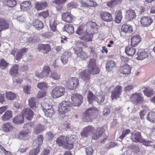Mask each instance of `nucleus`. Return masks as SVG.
Here are the masks:
<instances>
[{
    "label": "nucleus",
    "mask_w": 155,
    "mask_h": 155,
    "mask_svg": "<svg viewBox=\"0 0 155 155\" xmlns=\"http://www.w3.org/2000/svg\"><path fill=\"white\" fill-rule=\"evenodd\" d=\"M71 102L69 101H63L58 106V111L60 114L67 113L72 109V106H78L81 105L83 101L82 96L78 94H72L71 97Z\"/></svg>",
    "instance_id": "f257e3e1"
},
{
    "label": "nucleus",
    "mask_w": 155,
    "mask_h": 155,
    "mask_svg": "<svg viewBox=\"0 0 155 155\" xmlns=\"http://www.w3.org/2000/svg\"><path fill=\"white\" fill-rule=\"evenodd\" d=\"M75 141L72 135H61L57 139L56 143L59 146H64L66 149H71L73 148Z\"/></svg>",
    "instance_id": "f03ea898"
},
{
    "label": "nucleus",
    "mask_w": 155,
    "mask_h": 155,
    "mask_svg": "<svg viewBox=\"0 0 155 155\" xmlns=\"http://www.w3.org/2000/svg\"><path fill=\"white\" fill-rule=\"evenodd\" d=\"M99 114L98 109L93 107L87 109L83 114V120L86 122H91L96 119Z\"/></svg>",
    "instance_id": "7ed1b4c3"
},
{
    "label": "nucleus",
    "mask_w": 155,
    "mask_h": 155,
    "mask_svg": "<svg viewBox=\"0 0 155 155\" xmlns=\"http://www.w3.org/2000/svg\"><path fill=\"white\" fill-rule=\"evenodd\" d=\"M84 128L89 134L90 133H92V138L95 140L98 139L105 131V129L103 127H98L95 130H94V128L92 125H89Z\"/></svg>",
    "instance_id": "20e7f679"
},
{
    "label": "nucleus",
    "mask_w": 155,
    "mask_h": 155,
    "mask_svg": "<svg viewBox=\"0 0 155 155\" xmlns=\"http://www.w3.org/2000/svg\"><path fill=\"white\" fill-rule=\"evenodd\" d=\"M88 70L90 71L91 74L95 75L99 74L100 70L97 64L96 60L94 58H91L87 66Z\"/></svg>",
    "instance_id": "39448f33"
},
{
    "label": "nucleus",
    "mask_w": 155,
    "mask_h": 155,
    "mask_svg": "<svg viewBox=\"0 0 155 155\" xmlns=\"http://www.w3.org/2000/svg\"><path fill=\"white\" fill-rule=\"evenodd\" d=\"M65 92V90L64 87L57 86L52 90L51 95L54 98H56L64 95Z\"/></svg>",
    "instance_id": "423d86ee"
},
{
    "label": "nucleus",
    "mask_w": 155,
    "mask_h": 155,
    "mask_svg": "<svg viewBox=\"0 0 155 155\" xmlns=\"http://www.w3.org/2000/svg\"><path fill=\"white\" fill-rule=\"evenodd\" d=\"M62 20L65 22L73 23L75 19V17L71 12L68 11L63 12L61 15Z\"/></svg>",
    "instance_id": "0eeeda50"
},
{
    "label": "nucleus",
    "mask_w": 155,
    "mask_h": 155,
    "mask_svg": "<svg viewBox=\"0 0 155 155\" xmlns=\"http://www.w3.org/2000/svg\"><path fill=\"white\" fill-rule=\"evenodd\" d=\"M36 49L39 52L44 54H47L51 51V46L48 44H41L38 45Z\"/></svg>",
    "instance_id": "6e6552de"
},
{
    "label": "nucleus",
    "mask_w": 155,
    "mask_h": 155,
    "mask_svg": "<svg viewBox=\"0 0 155 155\" xmlns=\"http://www.w3.org/2000/svg\"><path fill=\"white\" fill-rule=\"evenodd\" d=\"M91 73L88 69H86L81 71L79 74V77L82 79L86 83H88L90 80Z\"/></svg>",
    "instance_id": "1a4fd4ad"
},
{
    "label": "nucleus",
    "mask_w": 155,
    "mask_h": 155,
    "mask_svg": "<svg viewBox=\"0 0 155 155\" xmlns=\"http://www.w3.org/2000/svg\"><path fill=\"white\" fill-rule=\"evenodd\" d=\"M75 54L77 55V57L81 60H84L88 58L89 56L87 54L83 51L82 47H77L74 48Z\"/></svg>",
    "instance_id": "9d476101"
},
{
    "label": "nucleus",
    "mask_w": 155,
    "mask_h": 155,
    "mask_svg": "<svg viewBox=\"0 0 155 155\" xmlns=\"http://www.w3.org/2000/svg\"><path fill=\"white\" fill-rule=\"evenodd\" d=\"M130 100L133 103L136 104L142 103L144 101L143 98L142 97L141 94L137 93H135L131 95Z\"/></svg>",
    "instance_id": "9b49d317"
},
{
    "label": "nucleus",
    "mask_w": 155,
    "mask_h": 155,
    "mask_svg": "<svg viewBox=\"0 0 155 155\" xmlns=\"http://www.w3.org/2000/svg\"><path fill=\"white\" fill-rule=\"evenodd\" d=\"M153 22V19L150 16H143L141 18V24L144 27H148L151 25Z\"/></svg>",
    "instance_id": "f8f14e48"
},
{
    "label": "nucleus",
    "mask_w": 155,
    "mask_h": 155,
    "mask_svg": "<svg viewBox=\"0 0 155 155\" xmlns=\"http://www.w3.org/2000/svg\"><path fill=\"white\" fill-rule=\"evenodd\" d=\"M122 86L120 85H118L116 86L111 92V97L112 100L117 99L119 97L122 92Z\"/></svg>",
    "instance_id": "ddd939ff"
},
{
    "label": "nucleus",
    "mask_w": 155,
    "mask_h": 155,
    "mask_svg": "<svg viewBox=\"0 0 155 155\" xmlns=\"http://www.w3.org/2000/svg\"><path fill=\"white\" fill-rule=\"evenodd\" d=\"M125 19L128 21L132 20L135 18L136 15L135 10L130 8L127 10L125 12Z\"/></svg>",
    "instance_id": "4468645a"
},
{
    "label": "nucleus",
    "mask_w": 155,
    "mask_h": 155,
    "mask_svg": "<svg viewBox=\"0 0 155 155\" xmlns=\"http://www.w3.org/2000/svg\"><path fill=\"white\" fill-rule=\"evenodd\" d=\"M101 19L107 22H110L113 20L111 14L109 12L106 11H102L100 13Z\"/></svg>",
    "instance_id": "2eb2a0df"
},
{
    "label": "nucleus",
    "mask_w": 155,
    "mask_h": 155,
    "mask_svg": "<svg viewBox=\"0 0 155 155\" xmlns=\"http://www.w3.org/2000/svg\"><path fill=\"white\" fill-rule=\"evenodd\" d=\"M22 116L24 117L28 120H31L33 117L34 113L33 111L29 108L24 109L21 112Z\"/></svg>",
    "instance_id": "dca6fc26"
},
{
    "label": "nucleus",
    "mask_w": 155,
    "mask_h": 155,
    "mask_svg": "<svg viewBox=\"0 0 155 155\" xmlns=\"http://www.w3.org/2000/svg\"><path fill=\"white\" fill-rule=\"evenodd\" d=\"M94 34V33L86 31H85V34L79 37V38L84 42L91 41L93 37Z\"/></svg>",
    "instance_id": "f3484780"
},
{
    "label": "nucleus",
    "mask_w": 155,
    "mask_h": 155,
    "mask_svg": "<svg viewBox=\"0 0 155 155\" xmlns=\"http://www.w3.org/2000/svg\"><path fill=\"white\" fill-rule=\"evenodd\" d=\"M131 67L127 64H124L120 66L119 68V71L122 74L128 75L131 73Z\"/></svg>",
    "instance_id": "a211bd4d"
},
{
    "label": "nucleus",
    "mask_w": 155,
    "mask_h": 155,
    "mask_svg": "<svg viewBox=\"0 0 155 155\" xmlns=\"http://www.w3.org/2000/svg\"><path fill=\"white\" fill-rule=\"evenodd\" d=\"M131 140L133 142L135 143H141L142 142V137L141 133L139 132L131 134Z\"/></svg>",
    "instance_id": "6ab92c4d"
},
{
    "label": "nucleus",
    "mask_w": 155,
    "mask_h": 155,
    "mask_svg": "<svg viewBox=\"0 0 155 155\" xmlns=\"http://www.w3.org/2000/svg\"><path fill=\"white\" fill-rule=\"evenodd\" d=\"M78 84V79L76 78H73L68 83L67 86L69 89L73 90L76 88Z\"/></svg>",
    "instance_id": "aec40b11"
},
{
    "label": "nucleus",
    "mask_w": 155,
    "mask_h": 155,
    "mask_svg": "<svg viewBox=\"0 0 155 155\" xmlns=\"http://www.w3.org/2000/svg\"><path fill=\"white\" fill-rule=\"evenodd\" d=\"M51 71V69L50 67L48 66H45L44 67L41 73H40L38 75L36 74V76L41 78H42L43 77H48Z\"/></svg>",
    "instance_id": "412c9836"
},
{
    "label": "nucleus",
    "mask_w": 155,
    "mask_h": 155,
    "mask_svg": "<svg viewBox=\"0 0 155 155\" xmlns=\"http://www.w3.org/2000/svg\"><path fill=\"white\" fill-rule=\"evenodd\" d=\"M21 9L23 11H26L29 10L32 7L31 1H25L20 4Z\"/></svg>",
    "instance_id": "4be33fe9"
},
{
    "label": "nucleus",
    "mask_w": 155,
    "mask_h": 155,
    "mask_svg": "<svg viewBox=\"0 0 155 155\" xmlns=\"http://www.w3.org/2000/svg\"><path fill=\"white\" fill-rule=\"evenodd\" d=\"M141 41V38L139 35L132 36L131 39V44L132 46L136 47Z\"/></svg>",
    "instance_id": "5701e85b"
},
{
    "label": "nucleus",
    "mask_w": 155,
    "mask_h": 155,
    "mask_svg": "<svg viewBox=\"0 0 155 155\" xmlns=\"http://www.w3.org/2000/svg\"><path fill=\"white\" fill-rule=\"evenodd\" d=\"M48 6L47 3L45 1L38 2L35 5V8L37 10L40 11L44 9Z\"/></svg>",
    "instance_id": "b1692460"
},
{
    "label": "nucleus",
    "mask_w": 155,
    "mask_h": 155,
    "mask_svg": "<svg viewBox=\"0 0 155 155\" xmlns=\"http://www.w3.org/2000/svg\"><path fill=\"white\" fill-rule=\"evenodd\" d=\"M9 28V24L5 19L0 18V31L5 30Z\"/></svg>",
    "instance_id": "393cba45"
},
{
    "label": "nucleus",
    "mask_w": 155,
    "mask_h": 155,
    "mask_svg": "<svg viewBox=\"0 0 155 155\" xmlns=\"http://www.w3.org/2000/svg\"><path fill=\"white\" fill-rule=\"evenodd\" d=\"M28 51V49L26 48H24L19 49L16 54L15 57L16 59L18 61Z\"/></svg>",
    "instance_id": "a878e982"
},
{
    "label": "nucleus",
    "mask_w": 155,
    "mask_h": 155,
    "mask_svg": "<svg viewBox=\"0 0 155 155\" xmlns=\"http://www.w3.org/2000/svg\"><path fill=\"white\" fill-rule=\"evenodd\" d=\"M116 63L113 60H110L107 61L106 64V69L107 71H111L114 68H116Z\"/></svg>",
    "instance_id": "bb28decb"
},
{
    "label": "nucleus",
    "mask_w": 155,
    "mask_h": 155,
    "mask_svg": "<svg viewBox=\"0 0 155 155\" xmlns=\"http://www.w3.org/2000/svg\"><path fill=\"white\" fill-rule=\"evenodd\" d=\"M71 55V52L65 51L63 53L61 57V61L64 64H66L68 61V58Z\"/></svg>",
    "instance_id": "cd10ccee"
},
{
    "label": "nucleus",
    "mask_w": 155,
    "mask_h": 155,
    "mask_svg": "<svg viewBox=\"0 0 155 155\" xmlns=\"http://www.w3.org/2000/svg\"><path fill=\"white\" fill-rule=\"evenodd\" d=\"M19 65L18 64H14L10 69L9 73L12 76H16L18 74Z\"/></svg>",
    "instance_id": "c85d7f7f"
},
{
    "label": "nucleus",
    "mask_w": 155,
    "mask_h": 155,
    "mask_svg": "<svg viewBox=\"0 0 155 155\" xmlns=\"http://www.w3.org/2000/svg\"><path fill=\"white\" fill-rule=\"evenodd\" d=\"M43 139V135L42 134L39 135L34 140L33 143V145L34 147L37 146V147H39L40 149L42 144Z\"/></svg>",
    "instance_id": "c756f323"
},
{
    "label": "nucleus",
    "mask_w": 155,
    "mask_h": 155,
    "mask_svg": "<svg viewBox=\"0 0 155 155\" xmlns=\"http://www.w3.org/2000/svg\"><path fill=\"white\" fill-rule=\"evenodd\" d=\"M121 31L125 33H130L133 31V29L131 25L125 23L122 25Z\"/></svg>",
    "instance_id": "7c9ffc66"
},
{
    "label": "nucleus",
    "mask_w": 155,
    "mask_h": 155,
    "mask_svg": "<svg viewBox=\"0 0 155 155\" xmlns=\"http://www.w3.org/2000/svg\"><path fill=\"white\" fill-rule=\"evenodd\" d=\"M14 127L10 122L5 123L2 126L3 130L5 132H8L12 131Z\"/></svg>",
    "instance_id": "2f4dec72"
},
{
    "label": "nucleus",
    "mask_w": 155,
    "mask_h": 155,
    "mask_svg": "<svg viewBox=\"0 0 155 155\" xmlns=\"http://www.w3.org/2000/svg\"><path fill=\"white\" fill-rule=\"evenodd\" d=\"M137 57L136 58L138 60H143L148 56L147 52L144 50H140L137 53Z\"/></svg>",
    "instance_id": "473e14b6"
},
{
    "label": "nucleus",
    "mask_w": 155,
    "mask_h": 155,
    "mask_svg": "<svg viewBox=\"0 0 155 155\" xmlns=\"http://www.w3.org/2000/svg\"><path fill=\"white\" fill-rule=\"evenodd\" d=\"M87 98L89 103L92 104L93 101L96 100L97 96L91 91H89L87 94Z\"/></svg>",
    "instance_id": "72a5a7b5"
},
{
    "label": "nucleus",
    "mask_w": 155,
    "mask_h": 155,
    "mask_svg": "<svg viewBox=\"0 0 155 155\" xmlns=\"http://www.w3.org/2000/svg\"><path fill=\"white\" fill-rule=\"evenodd\" d=\"M122 0H111L107 3V5L110 8L115 7L116 5L121 4Z\"/></svg>",
    "instance_id": "f704fd0d"
},
{
    "label": "nucleus",
    "mask_w": 155,
    "mask_h": 155,
    "mask_svg": "<svg viewBox=\"0 0 155 155\" xmlns=\"http://www.w3.org/2000/svg\"><path fill=\"white\" fill-rule=\"evenodd\" d=\"M32 25L37 29L40 30L43 27V22L38 19H35L32 23Z\"/></svg>",
    "instance_id": "c9c22d12"
},
{
    "label": "nucleus",
    "mask_w": 155,
    "mask_h": 155,
    "mask_svg": "<svg viewBox=\"0 0 155 155\" xmlns=\"http://www.w3.org/2000/svg\"><path fill=\"white\" fill-rule=\"evenodd\" d=\"M136 49L132 46H127L125 47V52L128 56H132L135 53Z\"/></svg>",
    "instance_id": "e433bc0d"
},
{
    "label": "nucleus",
    "mask_w": 155,
    "mask_h": 155,
    "mask_svg": "<svg viewBox=\"0 0 155 155\" xmlns=\"http://www.w3.org/2000/svg\"><path fill=\"white\" fill-rule=\"evenodd\" d=\"M115 21L116 23H119L121 22L123 18L122 12L121 9L116 11L115 12Z\"/></svg>",
    "instance_id": "4c0bfd02"
},
{
    "label": "nucleus",
    "mask_w": 155,
    "mask_h": 155,
    "mask_svg": "<svg viewBox=\"0 0 155 155\" xmlns=\"http://www.w3.org/2000/svg\"><path fill=\"white\" fill-rule=\"evenodd\" d=\"M64 30L68 33L71 34L74 32V27L71 24H66L64 25Z\"/></svg>",
    "instance_id": "58836bf2"
},
{
    "label": "nucleus",
    "mask_w": 155,
    "mask_h": 155,
    "mask_svg": "<svg viewBox=\"0 0 155 155\" xmlns=\"http://www.w3.org/2000/svg\"><path fill=\"white\" fill-rule=\"evenodd\" d=\"M12 121L16 124H22L24 122V118L22 115H18L13 118Z\"/></svg>",
    "instance_id": "ea45409f"
},
{
    "label": "nucleus",
    "mask_w": 155,
    "mask_h": 155,
    "mask_svg": "<svg viewBox=\"0 0 155 155\" xmlns=\"http://www.w3.org/2000/svg\"><path fill=\"white\" fill-rule=\"evenodd\" d=\"M3 4L9 7L12 8L16 5L17 2L15 0H4Z\"/></svg>",
    "instance_id": "a19ab883"
},
{
    "label": "nucleus",
    "mask_w": 155,
    "mask_h": 155,
    "mask_svg": "<svg viewBox=\"0 0 155 155\" xmlns=\"http://www.w3.org/2000/svg\"><path fill=\"white\" fill-rule=\"evenodd\" d=\"M67 0H55L54 2L56 5V7L57 10H60L63 8V4Z\"/></svg>",
    "instance_id": "79ce46f5"
},
{
    "label": "nucleus",
    "mask_w": 155,
    "mask_h": 155,
    "mask_svg": "<svg viewBox=\"0 0 155 155\" xmlns=\"http://www.w3.org/2000/svg\"><path fill=\"white\" fill-rule=\"evenodd\" d=\"M49 25L51 29L55 31L57 29V22L54 18H52L50 19Z\"/></svg>",
    "instance_id": "37998d69"
},
{
    "label": "nucleus",
    "mask_w": 155,
    "mask_h": 155,
    "mask_svg": "<svg viewBox=\"0 0 155 155\" xmlns=\"http://www.w3.org/2000/svg\"><path fill=\"white\" fill-rule=\"evenodd\" d=\"M12 117L11 111L7 110L2 117V119L4 121H5L9 120Z\"/></svg>",
    "instance_id": "c03bdc74"
},
{
    "label": "nucleus",
    "mask_w": 155,
    "mask_h": 155,
    "mask_svg": "<svg viewBox=\"0 0 155 155\" xmlns=\"http://www.w3.org/2000/svg\"><path fill=\"white\" fill-rule=\"evenodd\" d=\"M36 99L35 97H31L28 100L29 106L33 110H35L36 108Z\"/></svg>",
    "instance_id": "a18cd8bd"
},
{
    "label": "nucleus",
    "mask_w": 155,
    "mask_h": 155,
    "mask_svg": "<svg viewBox=\"0 0 155 155\" xmlns=\"http://www.w3.org/2000/svg\"><path fill=\"white\" fill-rule=\"evenodd\" d=\"M147 119L150 122H155V112H150L147 115Z\"/></svg>",
    "instance_id": "49530a36"
},
{
    "label": "nucleus",
    "mask_w": 155,
    "mask_h": 155,
    "mask_svg": "<svg viewBox=\"0 0 155 155\" xmlns=\"http://www.w3.org/2000/svg\"><path fill=\"white\" fill-rule=\"evenodd\" d=\"M45 115L48 117H51L54 114V111L52 108H50L47 110L43 109Z\"/></svg>",
    "instance_id": "de8ad7c7"
},
{
    "label": "nucleus",
    "mask_w": 155,
    "mask_h": 155,
    "mask_svg": "<svg viewBox=\"0 0 155 155\" xmlns=\"http://www.w3.org/2000/svg\"><path fill=\"white\" fill-rule=\"evenodd\" d=\"M61 76V75L59 73L56 72L52 71L51 72L50 77L53 79L58 80L60 79Z\"/></svg>",
    "instance_id": "09e8293b"
},
{
    "label": "nucleus",
    "mask_w": 155,
    "mask_h": 155,
    "mask_svg": "<svg viewBox=\"0 0 155 155\" xmlns=\"http://www.w3.org/2000/svg\"><path fill=\"white\" fill-rule=\"evenodd\" d=\"M8 63H7L4 59H2L0 61V68L4 70L8 67Z\"/></svg>",
    "instance_id": "8fccbe9b"
},
{
    "label": "nucleus",
    "mask_w": 155,
    "mask_h": 155,
    "mask_svg": "<svg viewBox=\"0 0 155 155\" xmlns=\"http://www.w3.org/2000/svg\"><path fill=\"white\" fill-rule=\"evenodd\" d=\"M85 33V31H84V27L82 25L79 26L78 28L76 31V33L80 36L83 35Z\"/></svg>",
    "instance_id": "3c124183"
},
{
    "label": "nucleus",
    "mask_w": 155,
    "mask_h": 155,
    "mask_svg": "<svg viewBox=\"0 0 155 155\" xmlns=\"http://www.w3.org/2000/svg\"><path fill=\"white\" fill-rule=\"evenodd\" d=\"M16 94L11 92L6 93V96L8 99L12 100L16 97Z\"/></svg>",
    "instance_id": "603ef678"
},
{
    "label": "nucleus",
    "mask_w": 155,
    "mask_h": 155,
    "mask_svg": "<svg viewBox=\"0 0 155 155\" xmlns=\"http://www.w3.org/2000/svg\"><path fill=\"white\" fill-rule=\"evenodd\" d=\"M48 84L45 82L39 83L37 85V87L40 89L45 90L48 88Z\"/></svg>",
    "instance_id": "864d4df0"
},
{
    "label": "nucleus",
    "mask_w": 155,
    "mask_h": 155,
    "mask_svg": "<svg viewBox=\"0 0 155 155\" xmlns=\"http://www.w3.org/2000/svg\"><path fill=\"white\" fill-rule=\"evenodd\" d=\"M40 150L39 147H37L35 149H33L30 150L29 153V155H37L39 153Z\"/></svg>",
    "instance_id": "5fc2aeb1"
},
{
    "label": "nucleus",
    "mask_w": 155,
    "mask_h": 155,
    "mask_svg": "<svg viewBox=\"0 0 155 155\" xmlns=\"http://www.w3.org/2000/svg\"><path fill=\"white\" fill-rule=\"evenodd\" d=\"M143 91L144 94L148 97H151L153 94V90L148 88L145 89Z\"/></svg>",
    "instance_id": "6e6d98bb"
},
{
    "label": "nucleus",
    "mask_w": 155,
    "mask_h": 155,
    "mask_svg": "<svg viewBox=\"0 0 155 155\" xmlns=\"http://www.w3.org/2000/svg\"><path fill=\"white\" fill-rule=\"evenodd\" d=\"M39 17L46 18L49 16V13L48 10L43 11L38 14Z\"/></svg>",
    "instance_id": "4d7b16f0"
},
{
    "label": "nucleus",
    "mask_w": 155,
    "mask_h": 155,
    "mask_svg": "<svg viewBox=\"0 0 155 155\" xmlns=\"http://www.w3.org/2000/svg\"><path fill=\"white\" fill-rule=\"evenodd\" d=\"M31 86L29 85H25L23 87L24 92L27 94H29L31 90Z\"/></svg>",
    "instance_id": "13d9d810"
},
{
    "label": "nucleus",
    "mask_w": 155,
    "mask_h": 155,
    "mask_svg": "<svg viewBox=\"0 0 155 155\" xmlns=\"http://www.w3.org/2000/svg\"><path fill=\"white\" fill-rule=\"evenodd\" d=\"M130 132V130L129 129L124 130L122 131V134L120 136L119 138L121 140L123 139L126 135L129 134Z\"/></svg>",
    "instance_id": "bf43d9fd"
},
{
    "label": "nucleus",
    "mask_w": 155,
    "mask_h": 155,
    "mask_svg": "<svg viewBox=\"0 0 155 155\" xmlns=\"http://www.w3.org/2000/svg\"><path fill=\"white\" fill-rule=\"evenodd\" d=\"M46 94V92L44 91H39L36 95V97L37 98H40L44 97Z\"/></svg>",
    "instance_id": "052dcab7"
},
{
    "label": "nucleus",
    "mask_w": 155,
    "mask_h": 155,
    "mask_svg": "<svg viewBox=\"0 0 155 155\" xmlns=\"http://www.w3.org/2000/svg\"><path fill=\"white\" fill-rule=\"evenodd\" d=\"M47 138L48 140H52L54 137V135L51 131L48 132L47 134Z\"/></svg>",
    "instance_id": "680f3d73"
},
{
    "label": "nucleus",
    "mask_w": 155,
    "mask_h": 155,
    "mask_svg": "<svg viewBox=\"0 0 155 155\" xmlns=\"http://www.w3.org/2000/svg\"><path fill=\"white\" fill-rule=\"evenodd\" d=\"M86 152L87 155H92L93 151L91 147H88L85 148Z\"/></svg>",
    "instance_id": "e2e57ef3"
},
{
    "label": "nucleus",
    "mask_w": 155,
    "mask_h": 155,
    "mask_svg": "<svg viewBox=\"0 0 155 155\" xmlns=\"http://www.w3.org/2000/svg\"><path fill=\"white\" fill-rule=\"evenodd\" d=\"M141 143H143V144L147 146H152V142L149 140H144L143 138L142 139V142Z\"/></svg>",
    "instance_id": "0e129e2a"
},
{
    "label": "nucleus",
    "mask_w": 155,
    "mask_h": 155,
    "mask_svg": "<svg viewBox=\"0 0 155 155\" xmlns=\"http://www.w3.org/2000/svg\"><path fill=\"white\" fill-rule=\"evenodd\" d=\"M77 6V4L76 3L74 2H71L69 3L67 5V7L68 8H76Z\"/></svg>",
    "instance_id": "69168bd1"
},
{
    "label": "nucleus",
    "mask_w": 155,
    "mask_h": 155,
    "mask_svg": "<svg viewBox=\"0 0 155 155\" xmlns=\"http://www.w3.org/2000/svg\"><path fill=\"white\" fill-rule=\"evenodd\" d=\"M52 66L54 68H60V61L58 60H55L53 63Z\"/></svg>",
    "instance_id": "338daca9"
},
{
    "label": "nucleus",
    "mask_w": 155,
    "mask_h": 155,
    "mask_svg": "<svg viewBox=\"0 0 155 155\" xmlns=\"http://www.w3.org/2000/svg\"><path fill=\"white\" fill-rule=\"evenodd\" d=\"M110 110L108 107H104L103 111V115L104 116H107L110 113Z\"/></svg>",
    "instance_id": "774afa93"
}]
</instances>
